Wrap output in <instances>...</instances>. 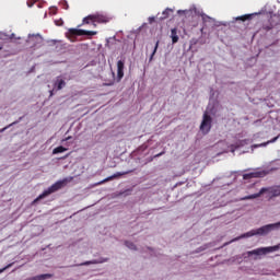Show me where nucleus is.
Listing matches in <instances>:
<instances>
[{
	"mask_svg": "<svg viewBox=\"0 0 280 280\" xmlns=\"http://www.w3.org/2000/svg\"><path fill=\"white\" fill-rule=\"evenodd\" d=\"M65 185H67V179L59 180L52 184L48 189L44 190L43 194H40L36 199H34L33 205H36V202L43 200V198H47V196H51V194H56V191L62 189Z\"/></svg>",
	"mask_w": 280,
	"mask_h": 280,
	"instance_id": "obj_1",
	"label": "nucleus"
},
{
	"mask_svg": "<svg viewBox=\"0 0 280 280\" xmlns=\"http://www.w3.org/2000/svg\"><path fill=\"white\" fill-rule=\"evenodd\" d=\"M110 21V18L104 15V14H91L83 19V25H94L96 27V23H108Z\"/></svg>",
	"mask_w": 280,
	"mask_h": 280,
	"instance_id": "obj_2",
	"label": "nucleus"
},
{
	"mask_svg": "<svg viewBox=\"0 0 280 280\" xmlns=\"http://www.w3.org/2000/svg\"><path fill=\"white\" fill-rule=\"evenodd\" d=\"M97 32L95 31H84L78 28H69L66 33L67 38L72 43L75 40V36H96Z\"/></svg>",
	"mask_w": 280,
	"mask_h": 280,
	"instance_id": "obj_3",
	"label": "nucleus"
},
{
	"mask_svg": "<svg viewBox=\"0 0 280 280\" xmlns=\"http://www.w3.org/2000/svg\"><path fill=\"white\" fill-rule=\"evenodd\" d=\"M213 119L211 118V116L206 112L203 114V118L200 125V131L202 132V135H209V132H211V124H212Z\"/></svg>",
	"mask_w": 280,
	"mask_h": 280,
	"instance_id": "obj_4",
	"label": "nucleus"
},
{
	"mask_svg": "<svg viewBox=\"0 0 280 280\" xmlns=\"http://www.w3.org/2000/svg\"><path fill=\"white\" fill-rule=\"evenodd\" d=\"M280 245L270 246V247H259L252 252H249V255H268V253H277L279 250Z\"/></svg>",
	"mask_w": 280,
	"mask_h": 280,
	"instance_id": "obj_5",
	"label": "nucleus"
},
{
	"mask_svg": "<svg viewBox=\"0 0 280 280\" xmlns=\"http://www.w3.org/2000/svg\"><path fill=\"white\" fill-rule=\"evenodd\" d=\"M279 226H280V222L264 225L256 230V235H268V233H270L271 231H275V229H279Z\"/></svg>",
	"mask_w": 280,
	"mask_h": 280,
	"instance_id": "obj_6",
	"label": "nucleus"
},
{
	"mask_svg": "<svg viewBox=\"0 0 280 280\" xmlns=\"http://www.w3.org/2000/svg\"><path fill=\"white\" fill-rule=\"evenodd\" d=\"M266 174V171H255L252 173H246L243 175V180H250V178H264Z\"/></svg>",
	"mask_w": 280,
	"mask_h": 280,
	"instance_id": "obj_7",
	"label": "nucleus"
},
{
	"mask_svg": "<svg viewBox=\"0 0 280 280\" xmlns=\"http://www.w3.org/2000/svg\"><path fill=\"white\" fill-rule=\"evenodd\" d=\"M106 261H108V258H101V259L88 260V261L81 262L77 266H92L95 264H104Z\"/></svg>",
	"mask_w": 280,
	"mask_h": 280,
	"instance_id": "obj_8",
	"label": "nucleus"
},
{
	"mask_svg": "<svg viewBox=\"0 0 280 280\" xmlns=\"http://www.w3.org/2000/svg\"><path fill=\"white\" fill-rule=\"evenodd\" d=\"M266 191H268V188H261L259 190V192L249 195V196H245L242 198V200H255V198H259L260 196H262V194H266Z\"/></svg>",
	"mask_w": 280,
	"mask_h": 280,
	"instance_id": "obj_9",
	"label": "nucleus"
},
{
	"mask_svg": "<svg viewBox=\"0 0 280 280\" xmlns=\"http://www.w3.org/2000/svg\"><path fill=\"white\" fill-rule=\"evenodd\" d=\"M269 24L271 25L272 30L279 25L280 18L277 14L270 15V18L267 20Z\"/></svg>",
	"mask_w": 280,
	"mask_h": 280,
	"instance_id": "obj_10",
	"label": "nucleus"
},
{
	"mask_svg": "<svg viewBox=\"0 0 280 280\" xmlns=\"http://www.w3.org/2000/svg\"><path fill=\"white\" fill-rule=\"evenodd\" d=\"M124 67H125L124 61L119 60L117 62V78H118V80H121V78H124Z\"/></svg>",
	"mask_w": 280,
	"mask_h": 280,
	"instance_id": "obj_11",
	"label": "nucleus"
},
{
	"mask_svg": "<svg viewBox=\"0 0 280 280\" xmlns=\"http://www.w3.org/2000/svg\"><path fill=\"white\" fill-rule=\"evenodd\" d=\"M255 235H257V230H252V231L246 232V233L242 234L241 236L232 240V242H237V240H242L244 237H253Z\"/></svg>",
	"mask_w": 280,
	"mask_h": 280,
	"instance_id": "obj_12",
	"label": "nucleus"
},
{
	"mask_svg": "<svg viewBox=\"0 0 280 280\" xmlns=\"http://www.w3.org/2000/svg\"><path fill=\"white\" fill-rule=\"evenodd\" d=\"M171 38H172V44L176 45V43H178L179 37H178V28H172L171 30Z\"/></svg>",
	"mask_w": 280,
	"mask_h": 280,
	"instance_id": "obj_13",
	"label": "nucleus"
},
{
	"mask_svg": "<svg viewBox=\"0 0 280 280\" xmlns=\"http://www.w3.org/2000/svg\"><path fill=\"white\" fill-rule=\"evenodd\" d=\"M125 174H128V173H120V172L115 173L114 175L103 179L100 184L102 185L104 183H108L109 180H115V178H119V177L124 176Z\"/></svg>",
	"mask_w": 280,
	"mask_h": 280,
	"instance_id": "obj_14",
	"label": "nucleus"
},
{
	"mask_svg": "<svg viewBox=\"0 0 280 280\" xmlns=\"http://www.w3.org/2000/svg\"><path fill=\"white\" fill-rule=\"evenodd\" d=\"M51 277H54V275H51V273H43V275H39V276H35V277L28 278L26 280H46V279H51Z\"/></svg>",
	"mask_w": 280,
	"mask_h": 280,
	"instance_id": "obj_15",
	"label": "nucleus"
},
{
	"mask_svg": "<svg viewBox=\"0 0 280 280\" xmlns=\"http://www.w3.org/2000/svg\"><path fill=\"white\" fill-rule=\"evenodd\" d=\"M65 86H67V82H65V80H62V79H57V81L55 82V89L57 91H62V89H65Z\"/></svg>",
	"mask_w": 280,
	"mask_h": 280,
	"instance_id": "obj_16",
	"label": "nucleus"
},
{
	"mask_svg": "<svg viewBox=\"0 0 280 280\" xmlns=\"http://www.w3.org/2000/svg\"><path fill=\"white\" fill-rule=\"evenodd\" d=\"M279 137H280V135L277 136V137H275V138L271 139V140H268V141L265 142V143L254 144L253 148H266V145H268V144H270V143H275L276 141H278V140H279Z\"/></svg>",
	"mask_w": 280,
	"mask_h": 280,
	"instance_id": "obj_17",
	"label": "nucleus"
},
{
	"mask_svg": "<svg viewBox=\"0 0 280 280\" xmlns=\"http://www.w3.org/2000/svg\"><path fill=\"white\" fill-rule=\"evenodd\" d=\"M172 12H174V10L166 8L163 12H162V18H160V21H165V19H170V14H172Z\"/></svg>",
	"mask_w": 280,
	"mask_h": 280,
	"instance_id": "obj_18",
	"label": "nucleus"
},
{
	"mask_svg": "<svg viewBox=\"0 0 280 280\" xmlns=\"http://www.w3.org/2000/svg\"><path fill=\"white\" fill-rule=\"evenodd\" d=\"M255 15V13L252 14H245V15H241L236 18V21H253V16Z\"/></svg>",
	"mask_w": 280,
	"mask_h": 280,
	"instance_id": "obj_19",
	"label": "nucleus"
},
{
	"mask_svg": "<svg viewBox=\"0 0 280 280\" xmlns=\"http://www.w3.org/2000/svg\"><path fill=\"white\" fill-rule=\"evenodd\" d=\"M28 40H30V43L35 40V43L40 44V43H43V37L40 35H33V36L30 37Z\"/></svg>",
	"mask_w": 280,
	"mask_h": 280,
	"instance_id": "obj_20",
	"label": "nucleus"
},
{
	"mask_svg": "<svg viewBox=\"0 0 280 280\" xmlns=\"http://www.w3.org/2000/svg\"><path fill=\"white\" fill-rule=\"evenodd\" d=\"M62 152H67V148L60 145L52 150V154H62Z\"/></svg>",
	"mask_w": 280,
	"mask_h": 280,
	"instance_id": "obj_21",
	"label": "nucleus"
},
{
	"mask_svg": "<svg viewBox=\"0 0 280 280\" xmlns=\"http://www.w3.org/2000/svg\"><path fill=\"white\" fill-rule=\"evenodd\" d=\"M262 30H264V32H270L272 30V25L270 24V22L268 20L262 23Z\"/></svg>",
	"mask_w": 280,
	"mask_h": 280,
	"instance_id": "obj_22",
	"label": "nucleus"
},
{
	"mask_svg": "<svg viewBox=\"0 0 280 280\" xmlns=\"http://www.w3.org/2000/svg\"><path fill=\"white\" fill-rule=\"evenodd\" d=\"M270 194L272 198H277V196H280V187L272 188Z\"/></svg>",
	"mask_w": 280,
	"mask_h": 280,
	"instance_id": "obj_23",
	"label": "nucleus"
},
{
	"mask_svg": "<svg viewBox=\"0 0 280 280\" xmlns=\"http://www.w3.org/2000/svg\"><path fill=\"white\" fill-rule=\"evenodd\" d=\"M125 246H127V248H130V250H137V245H135V243L132 242H125Z\"/></svg>",
	"mask_w": 280,
	"mask_h": 280,
	"instance_id": "obj_24",
	"label": "nucleus"
},
{
	"mask_svg": "<svg viewBox=\"0 0 280 280\" xmlns=\"http://www.w3.org/2000/svg\"><path fill=\"white\" fill-rule=\"evenodd\" d=\"M158 49H159V40L155 43L153 52L151 54V57H150V61L153 60V58H154V56H155Z\"/></svg>",
	"mask_w": 280,
	"mask_h": 280,
	"instance_id": "obj_25",
	"label": "nucleus"
},
{
	"mask_svg": "<svg viewBox=\"0 0 280 280\" xmlns=\"http://www.w3.org/2000/svg\"><path fill=\"white\" fill-rule=\"evenodd\" d=\"M8 268H12V264H9V265H7L5 267H3L2 269H0V275H1L2 272H5V270H8Z\"/></svg>",
	"mask_w": 280,
	"mask_h": 280,
	"instance_id": "obj_26",
	"label": "nucleus"
},
{
	"mask_svg": "<svg viewBox=\"0 0 280 280\" xmlns=\"http://www.w3.org/2000/svg\"><path fill=\"white\" fill-rule=\"evenodd\" d=\"M14 124H16V122H12L11 125L0 129V132H5V130H8L10 128V126H14Z\"/></svg>",
	"mask_w": 280,
	"mask_h": 280,
	"instance_id": "obj_27",
	"label": "nucleus"
},
{
	"mask_svg": "<svg viewBox=\"0 0 280 280\" xmlns=\"http://www.w3.org/2000/svg\"><path fill=\"white\" fill-rule=\"evenodd\" d=\"M63 9L69 10V3H67V1L63 2Z\"/></svg>",
	"mask_w": 280,
	"mask_h": 280,
	"instance_id": "obj_28",
	"label": "nucleus"
},
{
	"mask_svg": "<svg viewBox=\"0 0 280 280\" xmlns=\"http://www.w3.org/2000/svg\"><path fill=\"white\" fill-rule=\"evenodd\" d=\"M155 21V18H149V23L152 24Z\"/></svg>",
	"mask_w": 280,
	"mask_h": 280,
	"instance_id": "obj_29",
	"label": "nucleus"
},
{
	"mask_svg": "<svg viewBox=\"0 0 280 280\" xmlns=\"http://www.w3.org/2000/svg\"><path fill=\"white\" fill-rule=\"evenodd\" d=\"M183 13H185V11H180V10L178 11V14H183Z\"/></svg>",
	"mask_w": 280,
	"mask_h": 280,
	"instance_id": "obj_30",
	"label": "nucleus"
},
{
	"mask_svg": "<svg viewBox=\"0 0 280 280\" xmlns=\"http://www.w3.org/2000/svg\"><path fill=\"white\" fill-rule=\"evenodd\" d=\"M71 139V136H69L68 138H66V141H69Z\"/></svg>",
	"mask_w": 280,
	"mask_h": 280,
	"instance_id": "obj_31",
	"label": "nucleus"
},
{
	"mask_svg": "<svg viewBox=\"0 0 280 280\" xmlns=\"http://www.w3.org/2000/svg\"><path fill=\"white\" fill-rule=\"evenodd\" d=\"M27 5H28V8H32V4L30 2H27Z\"/></svg>",
	"mask_w": 280,
	"mask_h": 280,
	"instance_id": "obj_32",
	"label": "nucleus"
},
{
	"mask_svg": "<svg viewBox=\"0 0 280 280\" xmlns=\"http://www.w3.org/2000/svg\"><path fill=\"white\" fill-rule=\"evenodd\" d=\"M163 153H159L156 156H162Z\"/></svg>",
	"mask_w": 280,
	"mask_h": 280,
	"instance_id": "obj_33",
	"label": "nucleus"
},
{
	"mask_svg": "<svg viewBox=\"0 0 280 280\" xmlns=\"http://www.w3.org/2000/svg\"><path fill=\"white\" fill-rule=\"evenodd\" d=\"M50 95H54V91H50Z\"/></svg>",
	"mask_w": 280,
	"mask_h": 280,
	"instance_id": "obj_34",
	"label": "nucleus"
}]
</instances>
